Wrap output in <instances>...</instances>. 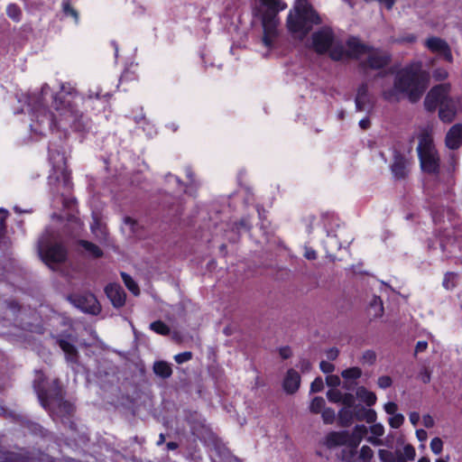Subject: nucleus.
<instances>
[{"label": "nucleus", "instance_id": "f257e3e1", "mask_svg": "<svg viewBox=\"0 0 462 462\" xmlns=\"http://www.w3.org/2000/svg\"><path fill=\"white\" fill-rule=\"evenodd\" d=\"M428 82L429 73L423 70L421 62H411L397 71L393 86L383 88L382 96L390 103L399 102L404 97L414 103L423 95Z\"/></svg>", "mask_w": 462, "mask_h": 462}, {"label": "nucleus", "instance_id": "f03ea898", "mask_svg": "<svg viewBox=\"0 0 462 462\" xmlns=\"http://www.w3.org/2000/svg\"><path fill=\"white\" fill-rule=\"evenodd\" d=\"M450 88L448 83L437 85L429 91L424 100L428 111L439 107V116L444 123H451L462 108L460 98L450 96Z\"/></svg>", "mask_w": 462, "mask_h": 462}, {"label": "nucleus", "instance_id": "7ed1b4c3", "mask_svg": "<svg viewBox=\"0 0 462 462\" xmlns=\"http://www.w3.org/2000/svg\"><path fill=\"white\" fill-rule=\"evenodd\" d=\"M321 20L307 0H297L287 19L291 32L306 36L314 24H319Z\"/></svg>", "mask_w": 462, "mask_h": 462}, {"label": "nucleus", "instance_id": "20e7f679", "mask_svg": "<svg viewBox=\"0 0 462 462\" xmlns=\"http://www.w3.org/2000/svg\"><path fill=\"white\" fill-rule=\"evenodd\" d=\"M417 138V152L422 171L428 173L439 172L440 158L434 144L432 127L428 125L420 128Z\"/></svg>", "mask_w": 462, "mask_h": 462}, {"label": "nucleus", "instance_id": "39448f33", "mask_svg": "<svg viewBox=\"0 0 462 462\" xmlns=\"http://www.w3.org/2000/svg\"><path fill=\"white\" fill-rule=\"evenodd\" d=\"M262 3L268 8L262 16L263 28V42L266 47H271L277 35V14L285 9L286 5L282 0H262Z\"/></svg>", "mask_w": 462, "mask_h": 462}, {"label": "nucleus", "instance_id": "423d86ee", "mask_svg": "<svg viewBox=\"0 0 462 462\" xmlns=\"http://www.w3.org/2000/svg\"><path fill=\"white\" fill-rule=\"evenodd\" d=\"M38 253L41 259L50 267L63 263L67 259V249L60 244L52 241L51 235L44 234L38 242Z\"/></svg>", "mask_w": 462, "mask_h": 462}, {"label": "nucleus", "instance_id": "0eeeda50", "mask_svg": "<svg viewBox=\"0 0 462 462\" xmlns=\"http://www.w3.org/2000/svg\"><path fill=\"white\" fill-rule=\"evenodd\" d=\"M69 97L81 99L76 91L69 93L67 97L61 92L55 97L54 104L56 110L60 112V123L64 122V126L69 125L76 130H79V120L82 118V115L70 104Z\"/></svg>", "mask_w": 462, "mask_h": 462}, {"label": "nucleus", "instance_id": "6e6552de", "mask_svg": "<svg viewBox=\"0 0 462 462\" xmlns=\"http://www.w3.org/2000/svg\"><path fill=\"white\" fill-rule=\"evenodd\" d=\"M346 47V50L344 49L342 44L335 47L330 52V57L335 60H342L345 57L361 60L365 58L370 50L369 46L364 44L356 37L347 40Z\"/></svg>", "mask_w": 462, "mask_h": 462}, {"label": "nucleus", "instance_id": "1a4fd4ad", "mask_svg": "<svg viewBox=\"0 0 462 462\" xmlns=\"http://www.w3.org/2000/svg\"><path fill=\"white\" fill-rule=\"evenodd\" d=\"M312 44L315 51L319 53L330 51L337 46H340L334 37V33L329 27H323L312 35Z\"/></svg>", "mask_w": 462, "mask_h": 462}, {"label": "nucleus", "instance_id": "9d476101", "mask_svg": "<svg viewBox=\"0 0 462 462\" xmlns=\"http://www.w3.org/2000/svg\"><path fill=\"white\" fill-rule=\"evenodd\" d=\"M70 300L75 307L79 308L83 312L97 315L101 311V306L95 295L92 293L77 295L71 297Z\"/></svg>", "mask_w": 462, "mask_h": 462}, {"label": "nucleus", "instance_id": "9b49d317", "mask_svg": "<svg viewBox=\"0 0 462 462\" xmlns=\"http://www.w3.org/2000/svg\"><path fill=\"white\" fill-rule=\"evenodd\" d=\"M425 46L434 53L443 55L448 62H452L453 56L448 42L439 37H430L425 42Z\"/></svg>", "mask_w": 462, "mask_h": 462}, {"label": "nucleus", "instance_id": "f8f14e48", "mask_svg": "<svg viewBox=\"0 0 462 462\" xmlns=\"http://www.w3.org/2000/svg\"><path fill=\"white\" fill-rule=\"evenodd\" d=\"M368 432V429L365 425H356L352 433L347 432V439L346 441V446L350 448V455L354 456L356 454V449L362 441V439L366 436Z\"/></svg>", "mask_w": 462, "mask_h": 462}, {"label": "nucleus", "instance_id": "ddd939ff", "mask_svg": "<svg viewBox=\"0 0 462 462\" xmlns=\"http://www.w3.org/2000/svg\"><path fill=\"white\" fill-rule=\"evenodd\" d=\"M366 65L372 69H381L386 66L390 61V55L386 52L373 50L370 48L365 56Z\"/></svg>", "mask_w": 462, "mask_h": 462}, {"label": "nucleus", "instance_id": "4468645a", "mask_svg": "<svg viewBox=\"0 0 462 462\" xmlns=\"http://www.w3.org/2000/svg\"><path fill=\"white\" fill-rule=\"evenodd\" d=\"M105 292L115 308L124 306L125 302V293L119 284H108L105 288Z\"/></svg>", "mask_w": 462, "mask_h": 462}, {"label": "nucleus", "instance_id": "2eb2a0df", "mask_svg": "<svg viewBox=\"0 0 462 462\" xmlns=\"http://www.w3.org/2000/svg\"><path fill=\"white\" fill-rule=\"evenodd\" d=\"M391 171L396 179H404L409 172V162L401 153L395 152Z\"/></svg>", "mask_w": 462, "mask_h": 462}, {"label": "nucleus", "instance_id": "dca6fc26", "mask_svg": "<svg viewBox=\"0 0 462 462\" xmlns=\"http://www.w3.org/2000/svg\"><path fill=\"white\" fill-rule=\"evenodd\" d=\"M446 145L449 149H457L462 144V124L454 125L447 133Z\"/></svg>", "mask_w": 462, "mask_h": 462}, {"label": "nucleus", "instance_id": "f3484780", "mask_svg": "<svg viewBox=\"0 0 462 462\" xmlns=\"http://www.w3.org/2000/svg\"><path fill=\"white\" fill-rule=\"evenodd\" d=\"M300 384V376L299 373L293 369H289L284 380H283V389L287 393H294L298 391Z\"/></svg>", "mask_w": 462, "mask_h": 462}, {"label": "nucleus", "instance_id": "a211bd4d", "mask_svg": "<svg viewBox=\"0 0 462 462\" xmlns=\"http://www.w3.org/2000/svg\"><path fill=\"white\" fill-rule=\"evenodd\" d=\"M347 439V431H332L328 433L326 438L324 444L328 448H333L338 446L346 445V441Z\"/></svg>", "mask_w": 462, "mask_h": 462}, {"label": "nucleus", "instance_id": "6ab92c4d", "mask_svg": "<svg viewBox=\"0 0 462 462\" xmlns=\"http://www.w3.org/2000/svg\"><path fill=\"white\" fill-rule=\"evenodd\" d=\"M37 394L41 404L45 409H51L52 406H54L55 404H60V402H62L60 390H59V392L53 398H49L47 392L40 389H37Z\"/></svg>", "mask_w": 462, "mask_h": 462}, {"label": "nucleus", "instance_id": "aec40b11", "mask_svg": "<svg viewBox=\"0 0 462 462\" xmlns=\"http://www.w3.org/2000/svg\"><path fill=\"white\" fill-rule=\"evenodd\" d=\"M60 347L65 353L66 360L71 364L78 363V351L75 346L68 341L67 339H59L58 340Z\"/></svg>", "mask_w": 462, "mask_h": 462}, {"label": "nucleus", "instance_id": "412c9836", "mask_svg": "<svg viewBox=\"0 0 462 462\" xmlns=\"http://www.w3.org/2000/svg\"><path fill=\"white\" fill-rule=\"evenodd\" d=\"M341 376L346 381L344 388L350 390L351 385L348 384V382L359 379L362 376V370L357 366L349 367L341 372Z\"/></svg>", "mask_w": 462, "mask_h": 462}, {"label": "nucleus", "instance_id": "4be33fe9", "mask_svg": "<svg viewBox=\"0 0 462 462\" xmlns=\"http://www.w3.org/2000/svg\"><path fill=\"white\" fill-rule=\"evenodd\" d=\"M355 416L358 420H365L367 423L374 422L376 420V412L372 409L364 407H356Z\"/></svg>", "mask_w": 462, "mask_h": 462}, {"label": "nucleus", "instance_id": "5701e85b", "mask_svg": "<svg viewBox=\"0 0 462 462\" xmlns=\"http://www.w3.org/2000/svg\"><path fill=\"white\" fill-rule=\"evenodd\" d=\"M356 396L367 406H372L376 402V395L371 391H368L365 387L360 386L356 390Z\"/></svg>", "mask_w": 462, "mask_h": 462}, {"label": "nucleus", "instance_id": "b1692460", "mask_svg": "<svg viewBox=\"0 0 462 462\" xmlns=\"http://www.w3.org/2000/svg\"><path fill=\"white\" fill-rule=\"evenodd\" d=\"M153 372L162 378H168L172 374L171 365L164 361L155 362L153 365Z\"/></svg>", "mask_w": 462, "mask_h": 462}, {"label": "nucleus", "instance_id": "393cba45", "mask_svg": "<svg viewBox=\"0 0 462 462\" xmlns=\"http://www.w3.org/2000/svg\"><path fill=\"white\" fill-rule=\"evenodd\" d=\"M368 102L367 97V87L366 85H362L359 87L356 97V106L358 110H365L366 108V104Z\"/></svg>", "mask_w": 462, "mask_h": 462}, {"label": "nucleus", "instance_id": "a878e982", "mask_svg": "<svg viewBox=\"0 0 462 462\" xmlns=\"http://www.w3.org/2000/svg\"><path fill=\"white\" fill-rule=\"evenodd\" d=\"M374 456V452L372 448L368 446H363L361 448L359 457L357 458H355V455L352 456V458L346 459L347 462H369Z\"/></svg>", "mask_w": 462, "mask_h": 462}, {"label": "nucleus", "instance_id": "bb28decb", "mask_svg": "<svg viewBox=\"0 0 462 462\" xmlns=\"http://www.w3.org/2000/svg\"><path fill=\"white\" fill-rule=\"evenodd\" d=\"M398 462H408L414 460L416 456L415 448L408 444L404 446L402 452L397 451Z\"/></svg>", "mask_w": 462, "mask_h": 462}, {"label": "nucleus", "instance_id": "cd10ccee", "mask_svg": "<svg viewBox=\"0 0 462 462\" xmlns=\"http://www.w3.org/2000/svg\"><path fill=\"white\" fill-rule=\"evenodd\" d=\"M79 244L93 257L97 258L103 254L102 250L91 242L81 240Z\"/></svg>", "mask_w": 462, "mask_h": 462}, {"label": "nucleus", "instance_id": "c85d7f7f", "mask_svg": "<svg viewBox=\"0 0 462 462\" xmlns=\"http://www.w3.org/2000/svg\"><path fill=\"white\" fill-rule=\"evenodd\" d=\"M121 276H122V279H123L125 286L127 287V289L134 295L137 296L140 293L139 287H138L137 283L133 280V278L129 274H127L125 273H122Z\"/></svg>", "mask_w": 462, "mask_h": 462}, {"label": "nucleus", "instance_id": "c756f323", "mask_svg": "<svg viewBox=\"0 0 462 462\" xmlns=\"http://www.w3.org/2000/svg\"><path fill=\"white\" fill-rule=\"evenodd\" d=\"M378 456L381 462H398L397 451L392 452L387 449H379Z\"/></svg>", "mask_w": 462, "mask_h": 462}, {"label": "nucleus", "instance_id": "7c9ffc66", "mask_svg": "<svg viewBox=\"0 0 462 462\" xmlns=\"http://www.w3.org/2000/svg\"><path fill=\"white\" fill-rule=\"evenodd\" d=\"M6 14H7L8 17L11 18L14 22H19L21 20L22 11L19 8V6H17L14 4H11L7 6Z\"/></svg>", "mask_w": 462, "mask_h": 462}, {"label": "nucleus", "instance_id": "2f4dec72", "mask_svg": "<svg viewBox=\"0 0 462 462\" xmlns=\"http://www.w3.org/2000/svg\"><path fill=\"white\" fill-rule=\"evenodd\" d=\"M150 328L160 335H168L170 333L169 327L161 320L152 322Z\"/></svg>", "mask_w": 462, "mask_h": 462}, {"label": "nucleus", "instance_id": "473e14b6", "mask_svg": "<svg viewBox=\"0 0 462 462\" xmlns=\"http://www.w3.org/2000/svg\"><path fill=\"white\" fill-rule=\"evenodd\" d=\"M325 406V400L322 397L317 396L313 398L310 405V411L312 413H319Z\"/></svg>", "mask_w": 462, "mask_h": 462}, {"label": "nucleus", "instance_id": "72a5a7b5", "mask_svg": "<svg viewBox=\"0 0 462 462\" xmlns=\"http://www.w3.org/2000/svg\"><path fill=\"white\" fill-rule=\"evenodd\" d=\"M417 40V36L412 33H405L398 38H394L392 40L393 43L398 44H405V43H413Z\"/></svg>", "mask_w": 462, "mask_h": 462}, {"label": "nucleus", "instance_id": "f704fd0d", "mask_svg": "<svg viewBox=\"0 0 462 462\" xmlns=\"http://www.w3.org/2000/svg\"><path fill=\"white\" fill-rule=\"evenodd\" d=\"M338 416L340 422L343 426H347L351 423L353 415L349 408H343L342 410H340Z\"/></svg>", "mask_w": 462, "mask_h": 462}, {"label": "nucleus", "instance_id": "c9c22d12", "mask_svg": "<svg viewBox=\"0 0 462 462\" xmlns=\"http://www.w3.org/2000/svg\"><path fill=\"white\" fill-rule=\"evenodd\" d=\"M375 360H376V354L373 350L365 351L360 358V361L363 364H367L370 365H374L375 363Z\"/></svg>", "mask_w": 462, "mask_h": 462}, {"label": "nucleus", "instance_id": "e433bc0d", "mask_svg": "<svg viewBox=\"0 0 462 462\" xmlns=\"http://www.w3.org/2000/svg\"><path fill=\"white\" fill-rule=\"evenodd\" d=\"M91 231L92 233L99 238H102L106 235L105 227L102 226L100 222L95 218L93 224L91 225Z\"/></svg>", "mask_w": 462, "mask_h": 462}, {"label": "nucleus", "instance_id": "4c0bfd02", "mask_svg": "<svg viewBox=\"0 0 462 462\" xmlns=\"http://www.w3.org/2000/svg\"><path fill=\"white\" fill-rule=\"evenodd\" d=\"M63 12L66 15H70L74 18L75 22L79 23V13L70 5L69 2H64L62 5Z\"/></svg>", "mask_w": 462, "mask_h": 462}, {"label": "nucleus", "instance_id": "58836bf2", "mask_svg": "<svg viewBox=\"0 0 462 462\" xmlns=\"http://www.w3.org/2000/svg\"><path fill=\"white\" fill-rule=\"evenodd\" d=\"M342 393L337 389H331L327 392V398L329 402L339 403L341 401Z\"/></svg>", "mask_w": 462, "mask_h": 462}, {"label": "nucleus", "instance_id": "ea45409f", "mask_svg": "<svg viewBox=\"0 0 462 462\" xmlns=\"http://www.w3.org/2000/svg\"><path fill=\"white\" fill-rule=\"evenodd\" d=\"M321 417L325 423L330 424L335 420V411L331 408H326L322 411Z\"/></svg>", "mask_w": 462, "mask_h": 462}, {"label": "nucleus", "instance_id": "a19ab883", "mask_svg": "<svg viewBox=\"0 0 462 462\" xmlns=\"http://www.w3.org/2000/svg\"><path fill=\"white\" fill-rule=\"evenodd\" d=\"M442 448H443V442H442L441 439L436 437L431 439L430 449L434 454H436V455L440 454L442 451Z\"/></svg>", "mask_w": 462, "mask_h": 462}, {"label": "nucleus", "instance_id": "79ce46f5", "mask_svg": "<svg viewBox=\"0 0 462 462\" xmlns=\"http://www.w3.org/2000/svg\"><path fill=\"white\" fill-rule=\"evenodd\" d=\"M404 421V417L401 413L392 415L389 419V424L393 429H398Z\"/></svg>", "mask_w": 462, "mask_h": 462}, {"label": "nucleus", "instance_id": "37998d69", "mask_svg": "<svg viewBox=\"0 0 462 462\" xmlns=\"http://www.w3.org/2000/svg\"><path fill=\"white\" fill-rule=\"evenodd\" d=\"M341 403H343L345 408H351L355 402V397L352 393H342L341 395Z\"/></svg>", "mask_w": 462, "mask_h": 462}, {"label": "nucleus", "instance_id": "c03bdc74", "mask_svg": "<svg viewBox=\"0 0 462 462\" xmlns=\"http://www.w3.org/2000/svg\"><path fill=\"white\" fill-rule=\"evenodd\" d=\"M191 358H192V353L189 352V351L183 352V353H180V354H178V355H176L174 356V360L178 364H182V363L188 362Z\"/></svg>", "mask_w": 462, "mask_h": 462}, {"label": "nucleus", "instance_id": "a18cd8bd", "mask_svg": "<svg viewBox=\"0 0 462 462\" xmlns=\"http://www.w3.org/2000/svg\"><path fill=\"white\" fill-rule=\"evenodd\" d=\"M393 383L392 378L388 375H383L378 378L377 384L382 389L390 387Z\"/></svg>", "mask_w": 462, "mask_h": 462}, {"label": "nucleus", "instance_id": "49530a36", "mask_svg": "<svg viewBox=\"0 0 462 462\" xmlns=\"http://www.w3.org/2000/svg\"><path fill=\"white\" fill-rule=\"evenodd\" d=\"M340 378L337 375L329 374L326 377V383L330 387L336 388L340 384Z\"/></svg>", "mask_w": 462, "mask_h": 462}, {"label": "nucleus", "instance_id": "de8ad7c7", "mask_svg": "<svg viewBox=\"0 0 462 462\" xmlns=\"http://www.w3.org/2000/svg\"><path fill=\"white\" fill-rule=\"evenodd\" d=\"M323 380L320 377H317L310 384V392L319 393L323 389Z\"/></svg>", "mask_w": 462, "mask_h": 462}, {"label": "nucleus", "instance_id": "09e8293b", "mask_svg": "<svg viewBox=\"0 0 462 462\" xmlns=\"http://www.w3.org/2000/svg\"><path fill=\"white\" fill-rule=\"evenodd\" d=\"M370 431L373 436L381 437L384 433V428L382 424L376 423L370 427Z\"/></svg>", "mask_w": 462, "mask_h": 462}, {"label": "nucleus", "instance_id": "8fccbe9b", "mask_svg": "<svg viewBox=\"0 0 462 462\" xmlns=\"http://www.w3.org/2000/svg\"><path fill=\"white\" fill-rule=\"evenodd\" d=\"M448 73L446 69H436L434 71H433V78L436 79V80H444L448 78Z\"/></svg>", "mask_w": 462, "mask_h": 462}, {"label": "nucleus", "instance_id": "3c124183", "mask_svg": "<svg viewBox=\"0 0 462 462\" xmlns=\"http://www.w3.org/2000/svg\"><path fill=\"white\" fill-rule=\"evenodd\" d=\"M319 368L324 374H330L335 370V365L328 361H321Z\"/></svg>", "mask_w": 462, "mask_h": 462}, {"label": "nucleus", "instance_id": "603ef678", "mask_svg": "<svg viewBox=\"0 0 462 462\" xmlns=\"http://www.w3.org/2000/svg\"><path fill=\"white\" fill-rule=\"evenodd\" d=\"M419 379L424 383L430 382V372L427 368H423L418 374Z\"/></svg>", "mask_w": 462, "mask_h": 462}, {"label": "nucleus", "instance_id": "864d4df0", "mask_svg": "<svg viewBox=\"0 0 462 462\" xmlns=\"http://www.w3.org/2000/svg\"><path fill=\"white\" fill-rule=\"evenodd\" d=\"M397 404L395 402H389L387 403L384 404V411L386 413L390 414V415H394V414H397L396 411H397Z\"/></svg>", "mask_w": 462, "mask_h": 462}, {"label": "nucleus", "instance_id": "5fc2aeb1", "mask_svg": "<svg viewBox=\"0 0 462 462\" xmlns=\"http://www.w3.org/2000/svg\"><path fill=\"white\" fill-rule=\"evenodd\" d=\"M371 307H374L377 309V311L375 313L376 316H382L383 312V307L380 298H374V302L371 304Z\"/></svg>", "mask_w": 462, "mask_h": 462}, {"label": "nucleus", "instance_id": "6e6d98bb", "mask_svg": "<svg viewBox=\"0 0 462 462\" xmlns=\"http://www.w3.org/2000/svg\"><path fill=\"white\" fill-rule=\"evenodd\" d=\"M339 355V350L337 347H331L326 351V356L329 360H335Z\"/></svg>", "mask_w": 462, "mask_h": 462}, {"label": "nucleus", "instance_id": "4d7b16f0", "mask_svg": "<svg viewBox=\"0 0 462 462\" xmlns=\"http://www.w3.org/2000/svg\"><path fill=\"white\" fill-rule=\"evenodd\" d=\"M304 256L308 260H315L317 258V253L314 249L306 247Z\"/></svg>", "mask_w": 462, "mask_h": 462}, {"label": "nucleus", "instance_id": "13d9d810", "mask_svg": "<svg viewBox=\"0 0 462 462\" xmlns=\"http://www.w3.org/2000/svg\"><path fill=\"white\" fill-rule=\"evenodd\" d=\"M422 420L423 425L428 429L432 428L434 426V419L429 414L424 415Z\"/></svg>", "mask_w": 462, "mask_h": 462}, {"label": "nucleus", "instance_id": "bf43d9fd", "mask_svg": "<svg viewBox=\"0 0 462 462\" xmlns=\"http://www.w3.org/2000/svg\"><path fill=\"white\" fill-rule=\"evenodd\" d=\"M427 347H428V343L426 341H419L416 344L415 352L416 353L423 352L427 349Z\"/></svg>", "mask_w": 462, "mask_h": 462}, {"label": "nucleus", "instance_id": "052dcab7", "mask_svg": "<svg viewBox=\"0 0 462 462\" xmlns=\"http://www.w3.org/2000/svg\"><path fill=\"white\" fill-rule=\"evenodd\" d=\"M280 356L283 358V359H287L289 358L291 356V350L290 347L288 346H285V347H282L280 349Z\"/></svg>", "mask_w": 462, "mask_h": 462}, {"label": "nucleus", "instance_id": "680f3d73", "mask_svg": "<svg viewBox=\"0 0 462 462\" xmlns=\"http://www.w3.org/2000/svg\"><path fill=\"white\" fill-rule=\"evenodd\" d=\"M367 441L374 446H380L383 444L382 439H380L379 437L376 436L368 437Z\"/></svg>", "mask_w": 462, "mask_h": 462}, {"label": "nucleus", "instance_id": "e2e57ef3", "mask_svg": "<svg viewBox=\"0 0 462 462\" xmlns=\"http://www.w3.org/2000/svg\"><path fill=\"white\" fill-rule=\"evenodd\" d=\"M416 436L420 441H425L427 439V432L424 430H417Z\"/></svg>", "mask_w": 462, "mask_h": 462}, {"label": "nucleus", "instance_id": "0e129e2a", "mask_svg": "<svg viewBox=\"0 0 462 462\" xmlns=\"http://www.w3.org/2000/svg\"><path fill=\"white\" fill-rule=\"evenodd\" d=\"M453 276V274L451 273H448L445 275V278H444V281H443V286L446 288V289H451L454 287V284H449V279Z\"/></svg>", "mask_w": 462, "mask_h": 462}, {"label": "nucleus", "instance_id": "69168bd1", "mask_svg": "<svg viewBox=\"0 0 462 462\" xmlns=\"http://www.w3.org/2000/svg\"><path fill=\"white\" fill-rule=\"evenodd\" d=\"M409 418L411 424L416 425L420 420V414L418 412H411Z\"/></svg>", "mask_w": 462, "mask_h": 462}, {"label": "nucleus", "instance_id": "338daca9", "mask_svg": "<svg viewBox=\"0 0 462 462\" xmlns=\"http://www.w3.org/2000/svg\"><path fill=\"white\" fill-rule=\"evenodd\" d=\"M359 126L365 130L370 126V120L368 118H363L359 121Z\"/></svg>", "mask_w": 462, "mask_h": 462}, {"label": "nucleus", "instance_id": "774afa93", "mask_svg": "<svg viewBox=\"0 0 462 462\" xmlns=\"http://www.w3.org/2000/svg\"><path fill=\"white\" fill-rule=\"evenodd\" d=\"M5 233V217H0V237L4 236Z\"/></svg>", "mask_w": 462, "mask_h": 462}]
</instances>
